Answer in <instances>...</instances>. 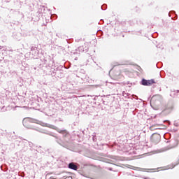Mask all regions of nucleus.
<instances>
[{
	"instance_id": "obj_1",
	"label": "nucleus",
	"mask_w": 179,
	"mask_h": 179,
	"mask_svg": "<svg viewBox=\"0 0 179 179\" xmlns=\"http://www.w3.org/2000/svg\"><path fill=\"white\" fill-rule=\"evenodd\" d=\"M153 83H156V82H155V80H145L143 79L141 81V85H143V86H150L152 85H153Z\"/></svg>"
},
{
	"instance_id": "obj_2",
	"label": "nucleus",
	"mask_w": 179,
	"mask_h": 179,
	"mask_svg": "<svg viewBox=\"0 0 179 179\" xmlns=\"http://www.w3.org/2000/svg\"><path fill=\"white\" fill-rule=\"evenodd\" d=\"M151 139H152V142H154L155 143H159V142H160V136H159L157 134L153 135L151 137Z\"/></svg>"
},
{
	"instance_id": "obj_3",
	"label": "nucleus",
	"mask_w": 179,
	"mask_h": 179,
	"mask_svg": "<svg viewBox=\"0 0 179 179\" xmlns=\"http://www.w3.org/2000/svg\"><path fill=\"white\" fill-rule=\"evenodd\" d=\"M69 169L71 170H78V166H76L73 162H71L69 164Z\"/></svg>"
},
{
	"instance_id": "obj_4",
	"label": "nucleus",
	"mask_w": 179,
	"mask_h": 179,
	"mask_svg": "<svg viewBox=\"0 0 179 179\" xmlns=\"http://www.w3.org/2000/svg\"><path fill=\"white\" fill-rule=\"evenodd\" d=\"M22 124L24 126H25L26 128H29V124H30V121L27 120H24L22 122Z\"/></svg>"
},
{
	"instance_id": "obj_5",
	"label": "nucleus",
	"mask_w": 179,
	"mask_h": 179,
	"mask_svg": "<svg viewBox=\"0 0 179 179\" xmlns=\"http://www.w3.org/2000/svg\"><path fill=\"white\" fill-rule=\"evenodd\" d=\"M153 100H155V97H153V98L151 99V103H153Z\"/></svg>"
}]
</instances>
